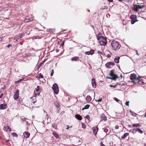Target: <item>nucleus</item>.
I'll return each instance as SVG.
<instances>
[{
    "mask_svg": "<svg viewBox=\"0 0 146 146\" xmlns=\"http://www.w3.org/2000/svg\"><path fill=\"white\" fill-rule=\"evenodd\" d=\"M130 79L131 81V82H133L134 83H138L140 81V77H137V76L136 74H131L130 77Z\"/></svg>",
    "mask_w": 146,
    "mask_h": 146,
    "instance_id": "f257e3e1",
    "label": "nucleus"
},
{
    "mask_svg": "<svg viewBox=\"0 0 146 146\" xmlns=\"http://www.w3.org/2000/svg\"><path fill=\"white\" fill-rule=\"evenodd\" d=\"M112 48L114 50L119 49L120 47V45L119 42L115 40H113L111 43Z\"/></svg>",
    "mask_w": 146,
    "mask_h": 146,
    "instance_id": "f03ea898",
    "label": "nucleus"
},
{
    "mask_svg": "<svg viewBox=\"0 0 146 146\" xmlns=\"http://www.w3.org/2000/svg\"><path fill=\"white\" fill-rule=\"evenodd\" d=\"M52 89L56 94H58L59 92V89L58 85L56 84L55 83L53 84Z\"/></svg>",
    "mask_w": 146,
    "mask_h": 146,
    "instance_id": "7ed1b4c3",
    "label": "nucleus"
},
{
    "mask_svg": "<svg viewBox=\"0 0 146 146\" xmlns=\"http://www.w3.org/2000/svg\"><path fill=\"white\" fill-rule=\"evenodd\" d=\"M99 43L101 45L105 46L107 43L106 38L104 37L103 38L100 40L99 41Z\"/></svg>",
    "mask_w": 146,
    "mask_h": 146,
    "instance_id": "20e7f679",
    "label": "nucleus"
},
{
    "mask_svg": "<svg viewBox=\"0 0 146 146\" xmlns=\"http://www.w3.org/2000/svg\"><path fill=\"white\" fill-rule=\"evenodd\" d=\"M19 90L18 89H17L16 91L15 92L13 98L15 100H17L19 97Z\"/></svg>",
    "mask_w": 146,
    "mask_h": 146,
    "instance_id": "39448f33",
    "label": "nucleus"
},
{
    "mask_svg": "<svg viewBox=\"0 0 146 146\" xmlns=\"http://www.w3.org/2000/svg\"><path fill=\"white\" fill-rule=\"evenodd\" d=\"M114 63L113 62H109L106 64H105V66L107 68H111V66H114Z\"/></svg>",
    "mask_w": 146,
    "mask_h": 146,
    "instance_id": "423d86ee",
    "label": "nucleus"
},
{
    "mask_svg": "<svg viewBox=\"0 0 146 146\" xmlns=\"http://www.w3.org/2000/svg\"><path fill=\"white\" fill-rule=\"evenodd\" d=\"M30 134L29 132L26 131L24 132L23 135L24 138L27 139L29 137Z\"/></svg>",
    "mask_w": 146,
    "mask_h": 146,
    "instance_id": "0eeeda50",
    "label": "nucleus"
},
{
    "mask_svg": "<svg viewBox=\"0 0 146 146\" xmlns=\"http://www.w3.org/2000/svg\"><path fill=\"white\" fill-rule=\"evenodd\" d=\"M3 129L5 131L9 132L11 130V128L7 125H5L4 126Z\"/></svg>",
    "mask_w": 146,
    "mask_h": 146,
    "instance_id": "6e6552de",
    "label": "nucleus"
},
{
    "mask_svg": "<svg viewBox=\"0 0 146 146\" xmlns=\"http://www.w3.org/2000/svg\"><path fill=\"white\" fill-rule=\"evenodd\" d=\"M113 70H111L110 71V74H109L110 75V76H111L112 77L114 78H115V79H116L117 78V76L116 75L113 74Z\"/></svg>",
    "mask_w": 146,
    "mask_h": 146,
    "instance_id": "1a4fd4ad",
    "label": "nucleus"
},
{
    "mask_svg": "<svg viewBox=\"0 0 146 146\" xmlns=\"http://www.w3.org/2000/svg\"><path fill=\"white\" fill-rule=\"evenodd\" d=\"M40 89V86H37V88L36 89V92H37V93H35V96H36V95L37 94H38V96L39 95L41 91Z\"/></svg>",
    "mask_w": 146,
    "mask_h": 146,
    "instance_id": "9d476101",
    "label": "nucleus"
},
{
    "mask_svg": "<svg viewBox=\"0 0 146 146\" xmlns=\"http://www.w3.org/2000/svg\"><path fill=\"white\" fill-rule=\"evenodd\" d=\"M7 107V105L5 103L1 104L0 105V109L5 110Z\"/></svg>",
    "mask_w": 146,
    "mask_h": 146,
    "instance_id": "9b49d317",
    "label": "nucleus"
},
{
    "mask_svg": "<svg viewBox=\"0 0 146 146\" xmlns=\"http://www.w3.org/2000/svg\"><path fill=\"white\" fill-rule=\"evenodd\" d=\"M93 133L95 135H96L98 131V128L97 127H94L92 128Z\"/></svg>",
    "mask_w": 146,
    "mask_h": 146,
    "instance_id": "f8f14e48",
    "label": "nucleus"
},
{
    "mask_svg": "<svg viewBox=\"0 0 146 146\" xmlns=\"http://www.w3.org/2000/svg\"><path fill=\"white\" fill-rule=\"evenodd\" d=\"M96 37L97 40L99 41L104 37L102 36V34L101 33H99L96 35Z\"/></svg>",
    "mask_w": 146,
    "mask_h": 146,
    "instance_id": "ddd939ff",
    "label": "nucleus"
},
{
    "mask_svg": "<svg viewBox=\"0 0 146 146\" xmlns=\"http://www.w3.org/2000/svg\"><path fill=\"white\" fill-rule=\"evenodd\" d=\"M92 84L93 87L96 88V84L95 82V79L94 78H92Z\"/></svg>",
    "mask_w": 146,
    "mask_h": 146,
    "instance_id": "4468645a",
    "label": "nucleus"
},
{
    "mask_svg": "<svg viewBox=\"0 0 146 146\" xmlns=\"http://www.w3.org/2000/svg\"><path fill=\"white\" fill-rule=\"evenodd\" d=\"M75 117L76 119L79 120H81L82 119V117L80 115L78 114H76L75 115Z\"/></svg>",
    "mask_w": 146,
    "mask_h": 146,
    "instance_id": "2eb2a0df",
    "label": "nucleus"
},
{
    "mask_svg": "<svg viewBox=\"0 0 146 146\" xmlns=\"http://www.w3.org/2000/svg\"><path fill=\"white\" fill-rule=\"evenodd\" d=\"M101 118L102 120L105 121L107 120V117L104 113L102 114Z\"/></svg>",
    "mask_w": 146,
    "mask_h": 146,
    "instance_id": "dca6fc26",
    "label": "nucleus"
},
{
    "mask_svg": "<svg viewBox=\"0 0 146 146\" xmlns=\"http://www.w3.org/2000/svg\"><path fill=\"white\" fill-rule=\"evenodd\" d=\"M141 126V125L139 123L133 124H132V127H140Z\"/></svg>",
    "mask_w": 146,
    "mask_h": 146,
    "instance_id": "f3484780",
    "label": "nucleus"
},
{
    "mask_svg": "<svg viewBox=\"0 0 146 146\" xmlns=\"http://www.w3.org/2000/svg\"><path fill=\"white\" fill-rule=\"evenodd\" d=\"M120 59V57L119 56H117L114 59V62L116 63H119V60Z\"/></svg>",
    "mask_w": 146,
    "mask_h": 146,
    "instance_id": "a211bd4d",
    "label": "nucleus"
},
{
    "mask_svg": "<svg viewBox=\"0 0 146 146\" xmlns=\"http://www.w3.org/2000/svg\"><path fill=\"white\" fill-rule=\"evenodd\" d=\"M52 134L56 139H58L59 138V135L55 131H53L52 132Z\"/></svg>",
    "mask_w": 146,
    "mask_h": 146,
    "instance_id": "6ab92c4d",
    "label": "nucleus"
},
{
    "mask_svg": "<svg viewBox=\"0 0 146 146\" xmlns=\"http://www.w3.org/2000/svg\"><path fill=\"white\" fill-rule=\"evenodd\" d=\"M136 128H134L133 129H130L129 131V132L132 133L133 134H134L136 133Z\"/></svg>",
    "mask_w": 146,
    "mask_h": 146,
    "instance_id": "aec40b11",
    "label": "nucleus"
},
{
    "mask_svg": "<svg viewBox=\"0 0 146 146\" xmlns=\"http://www.w3.org/2000/svg\"><path fill=\"white\" fill-rule=\"evenodd\" d=\"M79 57H72L71 58V60L72 61H77L79 59Z\"/></svg>",
    "mask_w": 146,
    "mask_h": 146,
    "instance_id": "412c9836",
    "label": "nucleus"
},
{
    "mask_svg": "<svg viewBox=\"0 0 146 146\" xmlns=\"http://www.w3.org/2000/svg\"><path fill=\"white\" fill-rule=\"evenodd\" d=\"M86 100L87 101L90 102L91 101L92 98L90 96H87L86 98Z\"/></svg>",
    "mask_w": 146,
    "mask_h": 146,
    "instance_id": "4be33fe9",
    "label": "nucleus"
},
{
    "mask_svg": "<svg viewBox=\"0 0 146 146\" xmlns=\"http://www.w3.org/2000/svg\"><path fill=\"white\" fill-rule=\"evenodd\" d=\"M129 135V134L127 133H125L123 135H122L121 137V138L122 139H125V138L128 135Z\"/></svg>",
    "mask_w": 146,
    "mask_h": 146,
    "instance_id": "5701e85b",
    "label": "nucleus"
},
{
    "mask_svg": "<svg viewBox=\"0 0 146 146\" xmlns=\"http://www.w3.org/2000/svg\"><path fill=\"white\" fill-rule=\"evenodd\" d=\"M136 133L137 131H138L139 133H143V131L141 129L139 128H136Z\"/></svg>",
    "mask_w": 146,
    "mask_h": 146,
    "instance_id": "b1692460",
    "label": "nucleus"
},
{
    "mask_svg": "<svg viewBox=\"0 0 146 146\" xmlns=\"http://www.w3.org/2000/svg\"><path fill=\"white\" fill-rule=\"evenodd\" d=\"M24 33H22L20 34L19 36H17L18 37L17 38L18 39H21L22 37L24 35Z\"/></svg>",
    "mask_w": 146,
    "mask_h": 146,
    "instance_id": "393cba45",
    "label": "nucleus"
},
{
    "mask_svg": "<svg viewBox=\"0 0 146 146\" xmlns=\"http://www.w3.org/2000/svg\"><path fill=\"white\" fill-rule=\"evenodd\" d=\"M90 105H89L87 104V105H86V106H84V108H82V110H83L84 109H88L89 107H90Z\"/></svg>",
    "mask_w": 146,
    "mask_h": 146,
    "instance_id": "a878e982",
    "label": "nucleus"
},
{
    "mask_svg": "<svg viewBox=\"0 0 146 146\" xmlns=\"http://www.w3.org/2000/svg\"><path fill=\"white\" fill-rule=\"evenodd\" d=\"M136 6L137 7V8H138V10L139 9H142L144 7V5H136Z\"/></svg>",
    "mask_w": 146,
    "mask_h": 146,
    "instance_id": "bb28decb",
    "label": "nucleus"
},
{
    "mask_svg": "<svg viewBox=\"0 0 146 146\" xmlns=\"http://www.w3.org/2000/svg\"><path fill=\"white\" fill-rule=\"evenodd\" d=\"M36 96H35V95L34 96H33V97L32 98H33V99L32 100V102L33 103H35L36 102Z\"/></svg>",
    "mask_w": 146,
    "mask_h": 146,
    "instance_id": "cd10ccee",
    "label": "nucleus"
},
{
    "mask_svg": "<svg viewBox=\"0 0 146 146\" xmlns=\"http://www.w3.org/2000/svg\"><path fill=\"white\" fill-rule=\"evenodd\" d=\"M132 9L133 11L136 12H137L139 11L138 8H137V6H136V7H132Z\"/></svg>",
    "mask_w": 146,
    "mask_h": 146,
    "instance_id": "c85d7f7f",
    "label": "nucleus"
},
{
    "mask_svg": "<svg viewBox=\"0 0 146 146\" xmlns=\"http://www.w3.org/2000/svg\"><path fill=\"white\" fill-rule=\"evenodd\" d=\"M11 135L13 137H17L18 136L17 134L15 132H13L11 133Z\"/></svg>",
    "mask_w": 146,
    "mask_h": 146,
    "instance_id": "c756f323",
    "label": "nucleus"
},
{
    "mask_svg": "<svg viewBox=\"0 0 146 146\" xmlns=\"http://www.w3.org/2000/svg\"><path fill=\"white\" fill-rule=\"evenodd\" d=\"M114 99L116 101L118 102L119 104H121L122 103V102L121 101L118 100L116 98H114Z\"/></svg>",
    "mask_w": 146,
    "mask_h": 146,
    "instance_id": "7c9ffc66",
    "label": "nucleus"
},
{
    "mask_svg": "<svg viewBox=\"0 0 146 146\" xmlns=\"http://www.w3.org/2000/svg\"><path fill=\"white\" fill-rule=\"evenodd\" d=\"M52 127L55 129H57V125L56 123H54L52 125Z\"/></svg>",
    "mask_w": 146,
    "mask_h": 146,
    "instance_id": "2f4dec72",
    "label": "nucleus"
},
{
    "mask_svg": "<svg viewBox=\"0 0 146 146\" xmlns=\"http://www.w3.org/2000/svg\"><path fill=\"white\" fill-rule=\"evenodd\" d=\"M136 18V16L135 15H132L130 16V18L132 19H134Z\"/></svg>",
    "mask_w": 146,
    "mask_h": 146,
    "instance_id": "473e14b6",
    "label": "nucleus"
},
{
    "mask_svg": "<svg viewBox=\"0 0 146 146\" xmlns=\"http://www.w3.org/2000/svg\"><path fill=\"white\" fill-rule=\"evenodd\" d=\"M137 21V20H135L134 19H131V23L132 24H133L135 23L136 21Z\"/></svg>",
    "mask_w": 146,
    "mask_h": 146,
    "instance_id": "72a5a7b5",
    "label": "nucleus"
},
{
    "mask_svg": "<svg viewBox=\"0 0 146 146\" xmlns=\"http://www.w3.org/2000/svg\"><path fill=\"white\" fill-rule=\"evenodd\" d=\"M33 38L34 39H40L41 38V37L39 36H34L33 37Z\"/></svg>",
    "mask_w": 146,
    "mask_h": 146,
    "instance_id": "f704fd0d",
    "label": "nucleus"
},
{
    "mask_svg": "<svg viewBox=\"0 0 146 146\" xmlns=\"http://www.w3.org/2000/svg\"><path fill=\"white\" fill-rule=\"evenodd\" d=\"M106 78L107 79H111L112 80H115V78H113L112 77H109L108 76H106Z\"/></svg>",
    "mask_w": 146,
    "mask_h": 146,
    "instance_id": "c9c22d12",
    "label": "nucleus"
},
{
    "mask_svg": "<svg viewBox=\"0 0 146 146\" xmlns=\"http://www.w3.org/2000/svg\"><path fill=\"white\" fill-rule=\"evenodd\" d=\"M55 29H49L48 30V31L50 32H52L53 33L54 32Z\"/></svg>",
    "mask_w": 146,
    "mask_h": 146,
    "instance_id": "e433bc0d",
    "label": "nucleus"
},
{
    "mask_svg": "<svg viewBox=\"0 0 146 146\" xmlns=\"http://www.w3.org/2000/svg\"><path fill=\"white\" fill-rule=\"evenodd\" d=\"M86 125L84 123H82V127L83 128V129H85L86 128Z\"/></svg>",
    "mask_w": 146,
    "mask_h": 146,
    "instance_id": "4c0bfd02",
    "label": "nucleus"
},
{
    "mask_svg": "<svg viewBox=\"0 0 146 146\" xmlns=\"http://www.w3.org/2000/svg\"><path fill=\"white\" fill-rule=\"evenodd\" d=\"M131 115L133 116H135L137 115V114L134 112H133V113H131Z\"/></svg>",
    "mask_w": 146,
    "mask_h": 146,
    "instance_id": "58836bf2",
    "label": "nucleus"
},
{
    "mask_svg": "<svg viewBox=\"0 0 146 146\" xmlns=\"http://www.w3.org/2000/svg\"><path fill=\"white\" fill-rule=\"evenodd\" d=\"M30 19H25V21L26 22H29L30 21Z\"/></svg>",
    "mask_w": 146,
    "mask_h": 146,
    "instance_id": "ea45409f",
    "label": "nucleus"
},
{
    "mask_svg": "<svg viewBox=\"0 0 146 146\" xmlns=\"http://www.w3.org/2000/svg\"><path fill=\"white\" fill-rule=\"evenodd\" d=\"M90 54L91 55H92L94 53V50H91L90 51Z\"/></svg>",
    "mask_w": 146,
    "mask_h": 146,
    "instance_id": "a19ab883",
    "label": "nucleus"
},
{
    "mask_svg": "<svg viewBox=\"0 0 146 146\" xmlns=\"http://www.w3.org/2000/svg\"><path fill=\"white\" fill-rule=\"evenodd\" d=\"M40 78H43V76L42 74L41 73H40L39 74Z\"/></svg>",
    "mask_w": 146,
    "mask_h": 146,
    "instance_id": "79ce46f5",
    "label": "nucleus"
},
{
    "mask_svg": "<svg viewBox=\"0 0 146 146\" xmlns=\"http://www.w3.org/2000/svg\"><path fill=\"white\" fill-rule=\"evenodd\" d=\"M85 118L86 119H88V120H89L90 119V117L89 115H87L85 117Z\"/></svg>",
    "mask_w": 146,
    "mask_h": 146,
    "instance_id": "37998d69",
    "label": "nucleus"
},
{
    "mask_svg": "<svg viewBox=\"0 0 146 146\" xmlns=\"http://www.w3.org/2000/svg\"><path fill=\"white\" fill-rule=\"evenodd\" d=\"M85 53L87 55H89L91 54H90V51H89V52H85Z\"/></svg>",
    "mask_w": 146,
    "mask_h": 146,
    "instance_id": "c03bdc74",
    "label": "nucleus"
},
{
    "mask_svg": "<svg viewBox=\"0 0 146 146\" xmlns=\"http://www.w3.org/2000/svg\"><path fill=\"white\" fill-rule=\"evenodd\" d=\"M54 73V70L53 69H52V71L51 72V74H50L51 76H53Z\"/></svg>",
    "mask_w": 146,
    "mask_h": 146,
    "instance_id": "a18cd8bd",
    "label": "nucleus"
},
{
    "mask_svg": "<svg viewBox=\"0 0 146 146\" xmlns=\"http://www.w3.org/2000/svg\"><path fill=\"white\" fill-rule=\"evenodd\" d=\"M56 103H55L56 107H57V108L59 107H60V104H59L58 103H57V104H56Z\"/></svg>",
    "mask_w": 146,
    "mask_h": 146,
    "instance_id": "49530a36",
    "label": "nucleus"
},
{
    "mask_svg": "<svg viewBox=\"0 0 146 146\" xmlns=\"http://www.w3.org/2000/svg\"><path fill=\"white\" fill-rule=\"evenodd\" d=\"M129 101H128L126 102L125 104L126 106H129Z\"/></svg>",
    "mask_w": 146,
    "mask_h": 146,
    "instance_id": "de8ad7c7",
    "label": "nucleus"
},
{
    "mask_svg": "<svg viewBox=\"0 0 146 146\" xmlns=\"http://www.w3.org/2000/svg\"><path fill=\"white\" fill-rule=\"evenodd\" d=\"M102 98H100V99H98V100H96V102H101L102 101Z\"/></svg>",
    "mask_w": 146,
    "mask_h": 146,
    "instance_id": "09e8293b",
    "label": "nucleus"
},
{
    "mask_svg": "<svg viewBox=\"0 0 146 146\" xmlns=\"http://www.w3.org/2000/svg\"><path fill=\"white\" fill-rule=\"evenodd\" d=\"M110 86L111 87H113V88H115L116 87V85H115L113 86L111 85H110Z\"/></svg>",
    "mask_w": 146,
    "mask_h": 146,
    "instance_id": "8fccbe9b",
    "label": "nucleus"
},
{
    "mask_svg": "<svg viewBox=\"0 0 146 146\" xmlns=\"http://www.w3.org/2000/svg\"><path fill=\"white\" fill-rule=\"evenodd\" d=\"M24 80V78H23L20 79L19 80H18V81L19 82H20V81H21L23 80Z\"/></svg>",
    "mask_w": 146,
    "mask_h": 146,
    "instance_id": "3c124183",
    "label": "nucleus"
},
{
    "mask_svg": "<svg viewBox=\"0 0 146 146\" xmlns=\"http://www.w3.org/2000/svg\"><path fill=\"white\" fill-rule=\"evenodd\" d=\"M64 42H62L60 45L61 46H63L64 45Z\"/></svg>",
    "mask_w": 146,
    "mask_h": 146,
    "instance_id": "603ef678",
    "label": "nucleus"
},
{
    "mask_svg": "<svg viewBox=\"0 0 146 146\" xmlns=\"http://www.w3.org/2000/svg\"><path fill=\"white\" fill-rule=\"evenodd\" d=\"M12 45L11 44H9L7 45V46L8 48H9L10 46H11Z\"/></svg>",
    "mask_w": 146,
    "mask_h": 146,
    "instance_id": "864d4df0",
    "label": "nucleus"
},
{
    "mask_svg": "<svg viewBox=\"0 0 146 146\" xmlns=\"http://www.w3.org/2000/svg\"><path fill=\"white\" fill-rule=\"evenodd\" d=\"M101 146H106L105 145L103 144L102 142H101Z\"/></svg>",
    "mask_w": 146,
    "mask_h": 146,
    "instance_id": "5fc2aeb1",
    "label": "nucleus"
},
{
    "mask_svg": "<svg viewBox=\"0 0 146 146\" xmlns=\"http://www.w3.org/2000/svg\"><path fill=\"white\" fill-rule=\"evenodd\" d=\"M3 94L2 93L0 95V98H1L2 97Z\"/></svg>",
    "mask_w": 146,
    "mask_h": 146,
    "instance_id": "6e6d98bb",
    "label": "nucleus"
},
{
    "mask_svg": "<svg viewBox=\"0 0 146 146\" xmlns=\"http://www.w3.org/2000/svg\"><path fill=\"white\" fill-rule=\"evenodd\" d=\"M128 127H130V128H132V127H132V126H131V125H128Z\"/></svg>",
    "mask_w": 146,
    "mask_h": 146,
    "instance_id": "4d7b16f0",
    "label": "nucleus"
},
{
    "mask_svg": "<svg viewBox=\"0 0 146 146\" xmlns=\"http://www.w3.org/2000/svg\"><path fill=\"white\" fill-rule=\"evenodd\" d=\"M115 85H116V86H117V85H121V84H118V83H117L116 84H115Z\"/></svg>",
    "mask_w": 146,
    "mask_h": 146,
    "instance_id": "13d9d810",
    "label": "nucleus"
},
{
    "mask_svg": "<svg viewBox=\"0 0 146 146\" xmlns=\"http://www.w3.org/2000/svg\"><path fill=\"white\" fill-rule=\"evenodd\" d=\"M59 51V50L58 49H56V52H58Z\"/></svg>",
    "mask_w": 146,
    "mask_h": 146,
    "instance_id": "bf43d9fd",
    "label": "nucleus"
},
{
    "mask_svg": "<svg viewBox=\"0 0 146 146\" xmlns=\"http://www.w3.org/2000/svg\"><path fill=\"white\" fill-rule=\"evenodd\" d=\"M108 1L110 2H112L113 0H108Z\"/></svg>",
    "mask_w": 146,
    "mask_h": 146,
    "instance_id": "052dcab7",
    "label": "nucleus"
},
{
    "mask_svg": "<svg viewBox=\"0 0 146 146\" xmlns=\"http://www.w3.org/2000/svg\"><path fill=\"white\" fill-rule=\"evenodd\" d=\"M19 82V81H18V80H17V81H15V83H17L18 82Z\"/></svg>",
    "mask_w": 146,
    "mask_h": 146,
    "instance_id": "680f3d73",
    "label": "nucleus"
},
{
    "mask_svg": "<svg viewBox=\"0 0 146 146\" xmlns=\"http://www.w3.org/2000/svg\"><path fill=\"white\" fill-rule=\"evenodd\" d=\"M10 141L9 139H8L6 141V142L7 143L8 142Z\"/></svg>",
    "mask_w": 146,
    "mask_h": 146,
    "instance_id": "e2e57ef3",
    "label": "nucleus"
},
{
    "mask_svg": "<svg viewBox=\"0 0 146 146\" xmlns=\"http://www.w3.org/2000/svg\"><path fill=\"white\" fill-rule=\"evenodd\" d=\"M67 126L68 127L67 128H66V129H68L69 127L68 125H67Z\"/></svg>",
    "mask_w": 146,
    "mask_h": 146,
    "instance_id": "0e129e2a",
    "label": "nucleus"
},
{
    "mask_svg": "<svg viewBox=\"0 0 146 146\" xmlns=\"http://www.w3.org/2000/svg\"><path fill=\"white\" fill-rule=\"evenodd\" d=\"M130 113H133V111H131V110H130Z\"/></svg>",
    "mask_w": 146,
    "mask_h": 146,
    "instance_id": "69168bd1",
    "label": "nucleus"
},
{
    "mask_svg": "<svg viewBox=\"0 0 146 146\" xmlns=\"http://www.w3.org/2000/svg\"><path fill=\"white\" fill-rule=\"evenodd\" d=\"M136 54H137V55H138V53H137V51H136Z\"/></svg>",
    "mask_w": 146,
    "mask_h": 146,
    "instance_id": "338daca9",
    "label": "nucleus"
},
{
    "mask_svg": "<svg viewBox=\"0 0 146 146\" xmlns=\"http://www.w3.org/2000/svg\"><path fill=\"white\" fill-rule=\"evenodd\" d=\"M145 117H146V114L144 116Z\"/></svg>",
    "mask_w": 146,
    "mask_h": 146,
    "instance_id": "774afa93",
    "label": "nucleus"
}]
</instances>
